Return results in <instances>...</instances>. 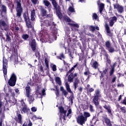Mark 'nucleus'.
Here are the masks:
<instances>
[{"label": "nucleus", "mask_w": 126, "mask_h": 126, "mask_svg": "<svg viewBox=\"0 0 126 126\" xmlns=\"http://www.w3.org/2000/svg\"><path fill=\"white\" fill-rule=\"evenodd\" d=\"M11 34H12V32H7L5 33L6 36L7 41H10V36H11Z\"/></svg>", "instance_id": "f704fd0d"}, {"label": "nucleus", "mask_w": 126, "mask_h": 126, "mask_svg": "<svg viewBox=\"0 0 126 126\" xmlns=\"http://www.w3.org/2000/svg\"><path fill=\"white\" fill-rule=\"evenodd\" d=\"M64 65L65 66V67L67 69V68H69V64L67 63L66 62H65L64 61Z\"/></svg>", "instance_id": "09e8293b"}, {"label": "nucleus", "mask_w": 126, "mask_h": 126, "mask_svg": "<svg viewBox=\"0 0 126 126\" xmlns=\"http://www.w3.org/2000/svg\"><path fill=\"white\" fill-rule=\"evenodd\" d=\"M103 122H105L107 126H112V124H111V121H110V119H108L107 118H104Z\"/></svg>", "instance_id": "bb28decb"}, {"label": "nucleus", "mask_w": 126, "mask_h": 126, "mask_svg": "<svg viewBox=\"0 0 126 126\" xmlns=\"http://www.w3.org/2000/svg\"><path fill=\"white\" fill-rule=\"evenodd\" d=\"M7 97L8 96H6L5 97V99L6 100V102H8L10 103V104H11V105H12V106L15 105L16 103V99H15V98H13V100H7Z\"/></svg>", "instance_id": "aec40b11"}, {"label": "nucleus", "mask_w": 126, "mask_h": 126, "mask_svg": "<svg viewBox=\"0 0 126 126\" xmlns=\"http://www.w3.org/2000/svg\"><path fill=\"white\" fill-rule=\"evenodd\" d=\"M23 17L25 19V21H26L27 25H28V22H29V17L28 16V13L27 12H25L23 15Z\"/></svg>", "instance_id": "b1692460"}, {"label": "nucleus", "mask_w": 126, "mask_h": 126, "mask_svg": "<svg viewBox=\"0 0 126 126\" xmlns=\"http://www.w3.org/2000/svg\"><path fill=\"white\" fill-rule=\"evenodd\" d=\"M91 115H90V113L89 112H85L84 113V117L86 118V120H87V118H89Z\"/></svg>", "instance_id": "e433bc0d"}, {"label": "nucleus", "mask_w": 126, "mask_h": 126, "mask_svg": "<svg viewBox=\"0 0 126 126\" xmlns=\"http://www.w3.org/2000/svg\"><path fill=\"white\" fill-rule=\"evenodd\" d=\"M105 46H106V48H107V49H108V48L110 47L111 44L110 43V42L107 41L105 43Z\"/></svg>", "instance_id": "de8ad7c7"}, {"label": "nucleus", "mask_w": 126, "mask_h": 126, "mask_svg": "<svg viewBox=\"0 0 126 126\" xmlns=\"http://www.w3.org/2000/svg\"><path fill=\"white\" fill-rule=\"evenodd\" d=\"M33 121H36V120H42V117H37L36 115H33L32 117Z\"/></svg>", "instance_id": "58836bf2"}, {"label": "nucleus", "mask_w": 126, "mask_h": 126, "mask_svg": "<svg viewBox=\"0 0 126 126\" xmlns=\"http://www.w3.org/2000/svg\"><path fill=\"white\" fill-rule=\"evenodd\" d=\"M0 7L1 8L0 9V11L1 12L0 15L3 18V16H4L6 14V7L3 5H2L0 6Z\"/></svg>", "instance_id": "2eb2a0df"}, {"label": "nucleus", "mask_w": 126, "mask_h": 126, "mask_svg": "<svg viewBox=\"0 0 126 126\" xmlns=\"http://www.w3.org/2000/svg\"><path fill=\"white\" fill-rule=\"evenodd\" d=\"M3 119H4V113L0 110V126H2V122H3Z\"/></svg>", "instance_id": "6ab92c4d"}, {"label": "nucleus", "mask_w": 126, "mask_h": 126, "mask_svg": "<svg viewBox=\"0 0 126 126\" xmlns=\"http://www.w3.org/2000/svg\"><path fill=\"white\" fill-rule=\"evenodd\" d=\"M43 2L44 5H45V6H47V7L51 5V3H50V2L48 0H43Z\"/></svg>", "instance_id": "c9c22d12"}, {"label": "nucleus", "mask_w": 126, "mask_h": 126, "mask_svg": "<svg viewBox=\"0 0 126 126\" xmlns=\"http://www.w3.org/2000/svg\"><path fill=\"white\" fill-rule=\"evenodd\" d=\"M120 5H119V4H114V8H116V9H118L119 8V7L120 6Z\"/></svg>", "instance_id": "13d9d810"}, {"label": "nucleus", "mask_w": 126, "mask_h": 126, "mask_svg": "<svg viewBox=\"0 0 126 126\" xmlns=\"http://www.w3.org/2000/svg\"><path fill=\"white\" fill-rule=\"evenodd\" d=\"M121 110L123 113H126V107H121Z\"/></svg>", "instance_id": "4d7b16f0"}, {"label": "nucleus", "mask_w": 126, "mask_h": 126, "mask_svg": "<svg viewBox=\"0 0 126 126\" xmlns=\"http://www.w3.org/2000/svg\"><path fill=\"white\" fill-rule=\"evenodd\" d=\"M77 66V64L74 65L70 70L67 72V75H69L68 77V82H72L73 81V78L77 76V73L74 72V68L75 67Z\"/></svg>", "instance_id": "20e7f679"}, {"label": "nucleus", "mask_w": 126, "mask_h": 126, "mask_svg": "<svg viewBox=\"0 0 126 126\" xmlns=\"http://www.w3.org/2000/svg\"><path fill=\"white\" fill-rule=\"evenodd\" d=\"M44 62L46 64L45 70L48 71L49 70V62H50V60L48 58H45Z\"/></svg>", "instance_id": "a878e982"}, {"label": "nucleus", "mask_w": 126, "mask_h": 126, "mask_svg": "<svg viewBox=\"0 0 126 126\" xmlns=\"http://www.w3.org/2000/svg\"><path fill=\"white\" fill-rule=\"evenodd\" d=\"M39 69H40V70H41V71H42V72H44V69H43V66H40L39 67Z\"/></svg>", "instance_id": "0e129e2a"}, {"label": "nucleus", "mask_w": 126, "mask_h": 126, "mask_svg": "<svg viewBox=\"0 0 126 126\" xmlns=\"http://www.w3.org/2000/svg\"><path fill=\"white\" fill-rule=\"evenodd\" d=\"M90 29L91 31H92V32H93L95 31V27L91 26V27H90Z\"/></svg>", "instance_id": "864d4df0"}, {"label": "nucleus", "mask_w": 126, "mask_h": 126, "mask_svg": "<svg viewBox=\"0 0 126 126\" xmlns=\"http://www.w3.org/2000/svg\"><path fill=\"white\" fill-rule=\"evenodd\" d=\"M21 104L22 113H27L29 109H28V108H27V105L25 104V103H24V99H22L21 100Z\"/></svg>", "instance_id": "f8f14e48"}, {"label": "nucleus", "mask_w": 126, "mask_h": 126, "mask_svg": "<svg viewBox=\"0 0 126 126\" xmlns=\"http://www.w3.org/2000/svg\"><path fill=\"white\" fill-rule=\"evenodd\" d=\"M65 86L66 87V89L69 93H72V92L71 91V90L70 89V87H69V84H68V83L66 82L65 84Z\"/></svg>", "instance_id": "c756f323"}, {"label": "nucleus", "mask_w": 126, "mask_h": 126, "mask_svg": "<svg viewBox=\"0 0 126 126\" xmlns=\"http://www.w3.org/2000/svg\"><path fill=\"white\" fill-rule=\"evenodd\" d=\"M39 16L40 19H41L40 22H41V32H45V31H48V28L47 27L51 25V22L47 20H42L41 16Z\"/></svg>", "instance_id": "423d86ee"}, {"label": "nucleus", "mask_w": 126, "mask_h": 126, "mask_svg": "<svg viewBox=\"0 0 126 126\" xmlns=\"http://www.w3.org/2000/svg\"><path fill=\"white\" fill-rule=\"evenodd\" d=\"M79 83H80V82H79V80L76 79L74 83V86L75 89H76V88L78 87V85H79Z\"/></svg>", "instance_id": "473e14b6"}, {"label": "nucleus", "mask_w": 126, "mask_h": 126, "mask_svg": "<svg viewBox=\"0 0 126 126\" xmlns=\"http://www.w3.org/2000/svg\"><path fill=\"white\" fill-rule=\"evenodd\" d=\"M63 18L65 21L68 22V25H70V26H72L73 27H76V28H79V25L73 21H71L69 17H67V16H64Z\"/></svg>", "instance_id": "1a4fd4ad"}, {"label": "nucleus", "mask_w": 126, "mask_h": 126, "mask_svg": "<svg viewBox=\"0 0 126 126\" xmlns=\"http://www.w3.org/2000/svg\"><path fill=\"white\" fill-rule=\"evenodd\" d=\"M105 29L106 30L107 32H110V28L109 27L108 24L105 25Z\"/></svg>", "instance_id": "8fccbe9b"}, {"label": "nucleus", "mask_w": 126, "mask_h": 126, "mask_svg": "<svg viewBox=\"0 0 126 126\" xmlns=\"http://www.w3.org/2000/svg\"><path fill=\"white\" fill-rule=\"evenodd\" d=\"M8 83L10 86H14L15 85L16 83V75H15V73L12 74Z\"/></svg>", "instance_id": "9d476101"}, {"label": "nucleus", "mask_w": 126, "mask_h": 126, "mask_svg": "<svg viewBox=\"0 0 126 126\" xmlns=\"http://www.w3.org/2000/svg\"><path fill=\"white\" fill-rule=\"evenodd\" d=\"M117 17L116 16L112 17L110 18L109 25L110 26H113L115 24V22H117Z\"/></svg>", "instance_id": "f3484780"}, {"label": "nucleus", "mask_w": 126, "mask_h": 126, "mask_svg": "<svg viewBox=\"0 0 126 126\" xmlns=\"http://www.w3.org/2000/svg\"><path fill=\"white\" fill-rule=\"evenodd\" d=\"M98 100H99V97L94 96L93 98V102L95 106H98L99 105V101H98Z\"/></svg>", "instance_id": "cd10ccee"}, {"label": "nucleus", "mask_w": 126, "mask_h": 126, "mask_svg": "<svg viewBox=\"0 0 126 126\" xmlns=\"http://www.w3.org/2000/svg\"><path fill=\"white\" fill-rule=\"evenodd\" d=\"M93 19H94V20H99V17H98V15H97V14L94 13L93 14Z\"/></svg>", "instance_id": "ea45409f"}, {"label": "nucleus", "mask_w": 126, "mask_h": 126, "mask_svg": "<svg viewBox=\"0 0 126 126\" xmlns=\"http://www.w3.org/2000/svg\"><path fill=\"white\" fill-rule=\"evenodd\" d=\"M60 112L61 114H63V116H61V119H63V120H64L65 121V118H68V119H70L71 118V109H69L67 111V115L66 114V111H64V109H63V107H59Z\"/></svg>", "instance_id": "7ed1b4c3"}, {"label": "nucleus", "mask_w": 126, "mask_h": 126, "mask_svg": "<svg viewBox=\"0 0 126 126\" xmlns=\"http://www.w3.org/2000/svg\"><path fill=\"white\" fill-rule=\"evenodd\" d=\"M104 109H106V110H107L108 113L109 114H111L112 111L111 110V107L110 106L108 105H105L104 106Z\"/></svg>", "instance_id": "4c0bfd02"}, {"label": "nucleus", "mask_w": 126, "mask_h": 126, "mask_svg": "<svg viewBox=\"0 0 126 126\" xmlns=\"http://www.w3.org/2000/svg\"><path fill=\"white\" fill-rule=\"evenodd\" d=\"M26 90V95L28 98V100L30 103V104H31L33 101H34V97H35V98H41L42 96H44V95H46V90L43 89L42 90V94L40 93V91H41V86H36V87H35V91L33 93L32 95H31V92L32 91V90L29 87V86H28L25 88Z\"/></svg>", "instance_id": "f257e3e1"}, {"label": "nucleus", "mask_w": 126, "mask_h": 126, "mask_svg": "<svg viewBox=\"0 0 126 126\" xmlns=\"http://www.w3.org/2000/svg\"><path fill=\"white\" fill-rule=\"evenodd\" d=\"M31 0L32 3H33V4H36V3L38 2V0Z\"/></svg>", "instance_id": "680f3d73"}, {"label": "nucleus", "mask_w": 126, "mask_h": 126, "mask_svg": "<svg viewBox=\"0 0 126 126\" xmlns=\"http://www.w3.org/2000/svg\"><path fill=\"white\" fill-rule=\"evenodd\" d=\"M123 104H125V105H126V97L125 98L124 100L123 101Z\"/></svg>", "instance_id": "338daca9"}, {"label": "nucleus", "mask_w": 126, "mask_h": 126, "mask_svg": "<svg viewBox=\"0 0 126 126\" xmlns=\"http://www.w3.org/2000/svg\"><path fill=\"white\" fill-rule=\"evenodd\" d=\"M23 39H24V40H27V39H28V38H29V35L28 34H24L22 36Z\"/></svg>", "instance_id": "a18cd8bd"}, {"label": "nucleus", "mask_w": 126, "mask_h": 126, "mask_svg": "<svg viewBox=\"0 0 126 126\" xmlns=\"http://www.w3.org/2000/svg\"><path fill=\"white\" fill-rule=\"evenodd\" d=\"M50 66L51 67H52L53 71H56L57 70V66L55 64H54L53 63H51L50 64Z\"/></svg>", "instance_id": "a19ab883"}, {"label": "nucleus", "mask_w": 126, "mask_h": 126, "mask_svg": "<svg viewBox=\"0 0 126 126\" xmlns=\"http://www.w3.org/2000/svg\"><path fill=\"white\" fill-rule=\"evenodd\" d=\"M77 121L78 124H79L80 125H81V126H83V125L85 124V122L87 120H86V118H85L83 115H81L78 116L77 119Z\"/></svg>", "instance_id": "ddd939ff"}, {"label": "nucleus", "mask_w": 126, "mask_h": 126, "mask_svg": "<svg viewBox=\"0 0 126 126\" xmlns=\"http://www.w3.org/2000/svg\"><path fill=\"white\" fill-rule=\"evenodd\" d=\"M55 94L57 97H59V96L60 95V92L59 91V90L58 89H56Z\"/></svg>", "instance_id": "3c124183"}, {"label": "nucleus", "mask_w": 126, "mask_h": 126, "mask_svg": "<svg viewBox=\"0 0 126 126\" xmlns=\"http://www.w3.org/2000/svg\"><path fill=\"white\" fill-rule=\"evenodd\" d=\"M35 57L37 58L38 60L40 59V53L39 52L35 53Z\"/></svg>", "instance_id": "603ef678"}, {"label": "nucleus", "mask_w": 126, "mask_h": 126, "mask_svg": "<svg viewBox=\"0 0 126 126\" xmlns=\"http://www.w3.org/2000/svg\"><path fill=\"white\" fill-rule=\"evenodd\" d=\"M55 80L57 84L59 85H62V80H61V78L56 77L55 78Z\"/></svg>", "instance_id": "2f4dec72"}, {"label": "nucleus", "mask_w": 126, "mask_h": 126, "mask_svg": "<svg viewBox=\"0 0 126 126\" xmlns=\"http://www.w3.org/2000/svg\"><path fill=\"white\" fill-rule=\"evenodd\" d=\"M31 111L32 112H36L37 111V108L35 107H32L31 108Z\"/></svg>", "instance_id": "6e6d98bb"}, {"label": "nucleus", "mask_w": 126, "mask_h": 126, "mask_svg": "<svg viewBox=\"0 0 126 126\" xmlns=\"http://www.w3.org/2000/svg\"><path fill=\"white\" fill-rule=\"evenodd\" d=\"M41 12V15L42 17H46V18H51L52 17V14H47V10L45 9L44 8H41L40 10Z\"/></svg>", "instance_id": "4468645a"}, {"label": "nucleus", "mask_w": 126, "mask_h": 126, "mask_svg": "<svg viewBox=\"0 0 126 126\" xmlns=\"http://www.w3.org/2000/svg\"><path fill=\"white\" fill-rule=\"evenodd\" d=\"M97 4L99 6V12L100 13H102V12L103 11V9H104V5L103 3H100V0L97 1Z\"/></svg>", "instance_id": "412c9836"}, {"label": "nucleus", "mask_w": 126, "mask_h": 126, "mask_svg": "<svg viewBox=\"0 0 126 126\" xmlns=\"http://www.w3.org/2000/svg\"><path fill=\"white\" fill-rule=\"evenodd\" d=\"M16 10L17 11V17H18V18H20L21 17L22 13L23 12V8H22V7L21 6V3L20 0L17 1V7Z\"/></svg>", "instance_id": "6e6552de"}, {"label": "nucleus", "mask_w": 126, "mask_h": 126, "mask_svg": "<svg viewBox=\"0 0 126 126\" xmlns=\"http://www.w3.org/2000/svg\"><path fill=\"white\" fill-rule=\"evenodd\" d=\"M52 3L56 10V14L59 17V19H62L63 18V14L61 12V7L58 4L57 1L56 0H51Z\"/></svg>", "instance_id": "39448f33"}, {"label": "nucleus", "mask_w": 126, "mask_h": 126, "mask_svg": "<svg viewBox=\"0 0 126 126\" xmlns=\"http://www.w3.org/2000/svg\"><path fill=\"white\" fill-rule=\"evenodd\" d=\"M116 79H117V77L114 76L112 79V82L114 83L115 81H116Z\"/></svg>", "instance_id": "e2e57ef3"}, {"label": "nucleus", "mask_w": 126, "mask_h": 126, "mask_svg": "<svg viewBox=\"0 0 126 126\" xmlns=\"http://www.w3.org/2000/svg\"><path fill=\"white\" fill-rule=\"evenodd\" d=\"M37 38H39L40 42L41 43H46V42H49V43H52L53 41L57 40V36L56 33H53V35L49 36V37L47 39L48 35L44 36L42 34V32H39L38 34L35 35Z\"/></svg>", "instance_id": "f03ea898"}, {"label": "nucleus", "mask_w": 126, "mask_h": 126, "mask_svg": "<svg viewBox=\"0 0 126 126\" xmlns=\"http://www.w3.org/2000/svg\"><path fill=\"white\" fill-rule=\"evenodd\" d=\"M11 27L12 29H11L10 30V32H11V31H13V30H15V32L16 31H19L20 32H21L22 31H23V30H22V29H19V28H18V27L15 26V24L14 25V26H13V27H12V25H11Z\"/></svg>", "instance_id": "a211bd4d"}, {"label": "nucleus", "mask_w": 126, "mask_h": 126, "mask_svg": "<svg viewBox=\"0 0 126 126\" xmlns=\"http://www.w3.org/2000/svg\"><path fill=\"white\" fill-rule=\"evenodd\" d=\"M94 97H97L98 98L101 97V92L99 90H95Z\"/></svg>", "instance_id": "7c9ffc66"}, {"label": "nucleus", "mask_w": 126, "mask_h": 126, "mask_svg": "<svg viewBox=\"0 0 126 126\" xmlns=\"http://www.w3.org/2000/svg\"><path fill=\"white\" fill-rule=\"evenodd\" d=\"M115 66H116V63H114L113 67L110 71V75H112L114 73V71H115Z\"/></svg>", "instance_id": "37998d69"}, {"label": "nucleus", "mask_w": 126, "mask_h": 126, "mask_svg": "<svg viewBox=\"0 0 126 126\" xmlns=\"http://www.w3.org/2000/svg\"><path fill=\"white\" fill-rule=\"evenodd\" d=\"M2 98V95L0 94V108L2 106V102H1V98Z\"/></svg>", "instance_id": "5fc2aeb1"}, {"label": "nucleus", "mask_w": 126, "mask_h": 126, "mask_svg": "<svg viewBox=\"0 0 126 126\" xmlns=\"http://www.w3.org/2000/svg\"><path fill=\"white\" fill-rule=\"evenodd\" d=\"M3 72L4 74V77L5 78V81H7V75H6L7 73V60L5 59V57H3Z\"/></svg>", "instance_id": "0eeeda50"}, {"label": "nucleus", "mask_w": 126, "mask_h": 126, "mask_svg": "<svg viewBox=\"0 0 126 126\" xmlns=\"http://www.w3.org/2000/svg\"><path fill=\"white\" fill-rule=\"evenodd\" d=\"M9 53L11 54L10 57L11 60H13L15 58H16L17 52L15 51V49L14 48H13L12 49L10 50Z\"/></svg>", "instance_id": "dca6fc26"}, {"label": "nucleus", "mask_w": 126, "mask_h": 126, "mask_svg": "<svg viewBox=\"0 0 126 126\" xmlns=\"http://www.w3.org/2000/svg\"><path fill=\"white\" fill-rule=\"evenodd\" d=\"M91 65H92V67L95 68V69L98 68L97 62L92 61V62H91Z\"/></svg>", "instance_id": "393cba45"}, {"label": "nucleus", "mask_w": 126, "mask_h": 126, "mask_svg": "<svg viewBox=\"0 0 126 126\" xmlns=\"http://www.w3.org/2000/svg\"><path fill=\"white\" fill-rule=\"evenodd\" d=\"M108 50L110 53H114V51H115V49L112 47L108 48Z\"/></svg>", "instance_id": "49530a36"}, {"label": "nucleus", "mask_w": 126, "mask_h": 126, "mask_svg": "<svg viewBox=\"0 0 126 126\" xmlns=\"http://www.w3.org/2000/svg\"><path fill=\"white\" fill-rule=\"evenodd\" d=\"M32 126V123L30 121L29 122V124H28V126Z\"/></svg>", "instance_id": "774afa93"}, {"label": "nucleus", "mask_w": 126, "mask_h": 126, "mask_svg": "<svg viewBox=\"0 0 126 126\" xmlns=\"http://www.w3.org/2000/svg\"><path fill=\"white\" fill-rule=\"evenodd\" d=\"M60 57L61 58H62V59H64V55H63V53H62L61 54H60Z\"/></svg>", "instance_id": "69168bd1"}, {"label": "nucleus", "mask_w": 126, "mask_h": 126, "mask_svg": "<svg viewBox=\"0 0 126 126\" xmlns=\"http://www.w3.org/2000/svg\"><path fill=\"white\" fill-rule=\"evenodd\" d=\"M90 109L91 112H94V110L93 109V106H92V105H90Z\"/></svg>", "instance_id": "052dcab7"}, {"label": "nucleus", "mask_w": 126, "mask_h": 126, "mask_svg": "<svg viewBox=\"0 0 126 126\" xmlns=\"http://www.w3.org/2000/svg\"><path fill=\"white\" fill-rule=\"evenodd\" d=\"M31 47L32 51H35V50H36V41L35 39L32 40L31 43Z\"/></svg>", "instance_id": "4be33fe9"}, {"label": "nucleus", "mask_w": 126, "mask_h": 126, "mask_svg": "<svg viewBox=\"0 0 126 126\" xmlns=\"http://www.w3.org/2000/svg\"><path fill=\"white\" fill-rule=\"evenodd\" d=\"M17 122L19 123V124H22V116L21 114L17 115Z\"/></svg>", "instance_id": "c85d7f7f"}, {"label": "nucleus", "mask_w": 126, "mask_h": 126, "mask_svg": "<svg viewBox=\"0 0 126 126\" xmlns=\"http://www.w3.org/2000/svg\"><path fill=\"white\" fill-rule=\"evenodd\" d=\"M117 9L118 10V12H120V13L124 12V7H123V6L121 5L118 7Z\"/></svg>", "instance_id": "79ce46f5"}, {"label": "nucleus", "mask_w": 126, "mask_h": 126, "mask_svg": "<svg viewBox=\"0 0 126 126\" xmlns=\"http://www.w3.org/2000/svg\"><path fill=\"white\" fill-rule=\"evenodd\" d=\"M63 94V95H64V96H66V95H67L68 93L67 92H66V91H65V90L64 91H63V92H62Z\"/></svg>", "instance_id": "bf43d9fd"}, {"label": "nucleus", "mask_w": 126, "mask_h": 126, "mask_svg": "<svg viewBox=\"0 0 126 126\" xmlns=\"http://www.w3.org/2000/svg\"><path fill=\"white\" fill-rule=\"evenodd\" d=\"M0 29H1L3 31L8 30V25L5 23V22L1 20H0Z\"/></svg>", "instance_id": "9b49d317"}, {"label": "nucleus", "mask_w": 126, "mask_h": 126, "mask_svg": "<svg viewBox=\"0 0 126 126\" xmlns=\"http://www.w3.org/2000/svg\"><path fill=\"white\" fill-rule=\"evenodd\" d=\"M85 75H89L90 74V71H89V69L88 68H86L85 72H84Z\"/></svg>", "instance_id": "c03bdc74"}, {"label": "nucleus", "mask_w": 126, "mask_h": 126, "mask_svg": "<svg viewBox=\"0 0 126 126\" xmlns=\"http://www.w3.org/2000/svg\"><path fill=\"white\" fill-rule=\"evenodd\" d=\"M68 10V11H69L70 12H75V10L74 9V6L72 4L71 6H69Z\"/></svg>", "instance_id": "72a5a7b5"}, {"label": "nucleus", "mask_w": 126, "mask_h": 126, "mask_svg": "<svg viewBox=\"0 0 126 126\" xmlns=\"http://www.w3.org/2000/svg\"><path fill=\"white\" fill-rule=\"evenodd\" d=\"M31 16L32 21H34V20H35V18H36V14L35 13L34 9L31 11Z\"/></svg>", "instance_id": "5701e85b"}]
</instances>
